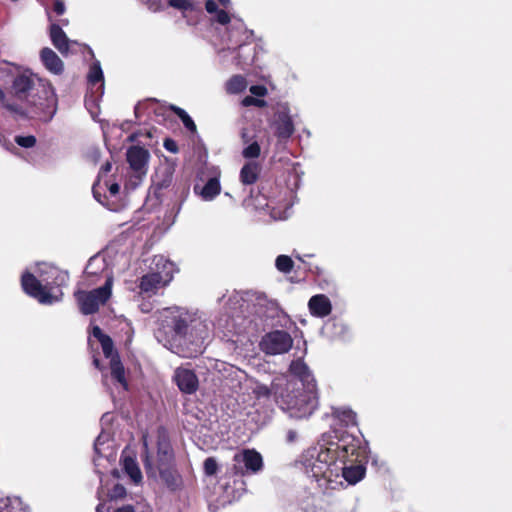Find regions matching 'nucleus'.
I'll return each instance as SVG.
<instances>
[{"label":"nucleus","instance_id":"nucleus-1","mask_svg":"<svg viewBox=\"0 0 512 512\" xmlns=\"http://www.w3.org/2000/svg\"><path fill=\"white\" fill-rule=\"evenodd\" d=\"M360 455L363 451L359 449V438L332 431L323 434L316 446L303 453L302 464L323 491L336 490L340 488L341 461L352 456L358 459Z\"/></svg>","mask_w":512,"mask_h":512},{"label":"nucleus","instance_id":"nucleus-2","mask_svg":"<svg viewBox=\"0 0 512 512\" xmlns=\"http://www.w3.org/2000/svg\"><path fill=\"white\" fill-rule=\"evenodd\" d=\"M157 338L171 352L183 358H194L205 350L210 337V324L197 309L168 307L159 315Z\"/></svg>","mask_w":512,"mask_h":512},{"label":"nucleus","instance_id":"nucleus-3","mask_svg":"<svg viewBox=\"0 0 512 512\" xmlns=\"http://www.w3.org/2000/svg\"><path fill=\"white\" fill-rule=\"evenodd\" d=\"M290 372L301 382L303 391L296 387V383L288 382L285 392L278 394L277 403L289 417L302 419L310 416L318 406L316 380L302 359L291 362Z\"/></svg>","mask_w":512,"mask_h":512},{"label":"nucleus","instance_id":"nucleus-4","mask_svg":"<svg viewBox=\"0 0 512 512\" xmlns=\"http://www.w3.org/2000/svg\"><path fill=\"white\" fill-rule=\"evenodd\" d=\"M36 274L23 273L21 285L25 293L44 305L60 302L63 297L62 287L69 281L68 273L51 264L42 263L38 265Z\"/></svg>","mask_w":512,"mask_h":512},{"label":"nucleus","instance_id":"nucleus-5","mask_svg":"<svg viewBox=\"0 0 512 512\" xmlns=\"http://www.w3.org/2000/svg\"><path fill=\"white\" fill-rule=\"evenodd\" d=\"M12 89L17 99L37 109L36 114L43 112L45 121L51 120L56 114L57 95L50 83L33 75L21 74L14 79Z\"/></svg>","mask_w":512,"mask_h":512},{"label":"nucleus","instance_id":"nucleus-6","mask_svg":"<svg viewBox=\"0 0 512 512\" xmlns=\"http://www.w3.org/2000/svg\"><path fill=\"white\" fill-rule=\"evenodd\" d=\"M231 5V0H207L205 9L210 14V21L227 27L232 44L242 46L243 36L250 33L244 22L235 17H231L226 9Z\"/></svg>","mask_w":512,"mask_h":512},{"label":"nucleus","instance_id":"nucleus-7","mask_svg":"<svg viewBox=\"0 0 512 512\" xmlns=\"http://www.w3.org/2000/svg\"><path fill=\"white\" fill-rule=\"evenodd\" d=\"M142 443L144 447V467L148 475L155 476L157 472L163 479L168 481V470L174 462V451L170 444L169 437L164 429L158 430L157 436V464L152 462L148 451L147 435H143Z\"/></svg>","mask_w":512,"mask_h":512},{"label":"nucleus","instance_id":"nucleus-8","mask_svg":"<svg viewBox=\"0 0 512 512\" xmlns=\"http://www.w3.org/2000/svg\"><path fill=\"white\" fill-rule=\"evenodd\" d=\"M92 336L101 344L104 356L110 359V375L116 390L121 393L127 391L128 383L125 376L124 366L119 358L118 353L114 350V343L110 336L104 334L100 327L92 328Z\"/></svg>","mask_w":512,"mask_h":512},{"label":"nucleus","instance_id":"nucleus-9","mask_svg":"<svg viewBox=\"0 0 512 512\" xmlns=\"http://www.w3.org/2000/svg\"><path fill=\"white\" fill-rule=\"evenodd\" d=\"M209 369L219 373L233 392L244 393L248 385L252 384V378H249L245 371L224 361L209 360Z\"/></svg>","mask_w":512,"mask_h":512},{"label":"nucleus","instance_id":"nucleus-10","mask_svg":"<svg viewBox=\"0 0 512 512\" xmlns=\"http://www.w3.org/2000/svg\"><path fill=\"white\" fill-rule=\"evenodd\" d=\"M112 278L108 277L102 287L91 291H77L75 298L78 302L80 311L85 314H93L98 311L101 305H104L111 297Z\"/></svg>","mask_w":512,"mask_h":512},{"label":"nucleus","instance_id":"nucleus-11","mask_svg":"<svg viewBox=\"0 0 512 512\" xmlns=\"http://www.w3.org/2000/svg\"><path fill=\"white\" fill-rule=\"evenodd\" d=\"M359 449L363 451V455L357 457L358 459H353L352 456L347 457L345 461H341L340 487L343 486V480L350 485H355L365 477L368 461L367 446L363 445L360 439Z\"/></svg>","mask_w":512,"mask_h":512},{"label":"nucleus","instance_id":"nucleus-12","mask_svg":"<svg viewBox=\"0 0 512 512\" xmlns=\"http://www.w3.org/2000/svg\"><path fill=\"white\" fill-rule=\"evenodd\" d=\"M270 127L273 129L274 135L280 140H286L293 135L295 126L288 103H278L275 106Z\"/></svg>","mask_w":512,"mask_h":512},{"label":"nucleus","instance_id":"nucleus-13","mask_svg":"<svg viewBox=\"0 0 512 512\" xmlns=\"http://www.w3.org/2000/svg\"><path fill=\"white\" fill-rule=\"evenodd\" d=\"M234 469L241 476L254 475L264 467L262 455L255 449H243L233 456Z\"/></svg>","mask_w":512,"mask_h":512},{"label":"nucleus","instance_id":"nucleus-14","mask_svg":"<svg viewBox=\"0 0 512 512\" xmlns=\"http://www.w3.org/2000/svg\"><path fill=\"white\" fill-rule=\"evenodd\" d=\"M292 345V337L282 330L267 333L260 341L261 350L268 355L284 354L291 349Z\"/></svg>","mask_w":512,"mask_h":512},{"label":"nucleus","instance_id":"nucleus-15","mask_svg":"<svg viewBox=\"0 0 512 512\" xmlns=\"http://www.w3.org/2000/svg\"><path fill=\"white\" fill-rule=\"evenodd\" d=\"M292 197V191L285 190V192L277 198L268 200L266 207L269 209L270 216L274 220H285L290 216L293 206Z\"/></svg>","mask_w":512,"mask_h":512},{"label":"nucleus","instance_id":"nucleus-16","mask_svg":"<svg viewBox=\"0 0 512 512\" xmlns=\"http://www.w3.org/2000/svg\"><path fill=\"white\" fill-rule=\"evenodd\" d=\"M226 305L228 306L227 313H229V319L226 321L224 328L229 332L240 333L241 330L235 327L236 320L240 317L239 314H242L248 308V304L239 293L234 292L229 296Z\"/></svg>","mask_w":512,"mask_h":512},{"label":"nucleus","instance_id":"nucleus-17","mask_svg":"<svg viewBox=\"0 0 512 512\" xmlns=\"http://www.w3.org/2000/svg\"><path fill=\"white\" fill-rule=\"evenodd\" d=\"M126 156L131 169L139 177L147 173V166L150 158V153L147 149L140 146H132L127 150Z\"/></svg>","mask_w":512,"mask_h":512},{"label":"nucleus","instance_id":"nucleus-18","mask_svg":"<svg viewBox=\"0 0 512 512\" xmlns=\"http://www.w3.org/2000/svg\"><path fill=\"white\" fill-rule=\"evenodd\" d=\"M173 379L180 391L185 394H192L198 389V377L191 369L178 367L174 371Z\"/></svg>","mask_w":512,"mask_h":512},{"label":"nucleus","instance_id":"nucleus-19","mask_svg":"<svg viewBox=\"0 0 512 512\" xmlns=\"http://www.w3.org/2000/svg\"><path fill=\"white\" fill-rule=\"evenodd\" d=\"M168 284L169 277L166 272L162 276H159L151 271L140 278L138 287L141 293L151 295Z\"/></svg>","mask_w":512,"mask_h":512},{"label":"nucleus","instance_id":"nucleus-20","mask_svg":"<svg viewBox=\"0 0 512 512\" xmlns=\"http://www.w3.org/2000/svg\"><path fill=\"white\" fill-rule=\"evenodd\" d=\"M308 308L313 316L324 318L331 313L332 304L326 295L317 294L309 299Z\"/></svg>","mask_w":512,"mask_h":512},{"label":"nucleus","instance_id":"nucleus-21","mask_svg":"<svg viewBox=\"0 0 512 512\" xmlns=\"http://www.w3.org/2000/svg\"><path fill=\"white\" fill-rule=\"evenodd\" d=\"M40 58L45 68L55 75L64 70V64L58 55L50 48L45 47L40 52Z\"/></svg>","mask_w":512,"mask_h":512},{"label":"nucleus","instance_id":"nucleus-22","mask_svg":"<svg viewBox=\"0 0 512 512\" xmlns=\"http://www.w3.org/2000/svg\"><path fill=\"white\" fill-rule=\"evenodd\" d=\"M194 192L204 201L214 200L221 192V184L218 176L211 177L203 187L194 186Z\"/></svg>","mask_w":512,"mask_h":512},{"label":"nucleus","instance_id":"nucleus-23","mask_svg":"<svg viewBox=\"0 0 512 512\" xmlns=\"http://www.w3.org/2000/svg\"><path fill=\"white\" fill-rule=\"evenodd\" d=\"M109 432L102 430L94 442V452L98 458H109L113 456V445Z\"/></svg>","mask_w":512,"mask_h":512},{"label":"nucleus","instance_id":"nucleus-24","mask_svg":"<svg viewBox=\"0 0 512 512\" xmlns=\"http://www.w3.org/2000/svg\"><path fill=\"white\" fill-rule=\"evenodd\" d=\"M50 38L53 45L61 54H67L70 44L73 43L67 38L65 32L57 24H52L50 26Z\"/></svg>","mask_w":512,"mask_h":512},{"label":"nucleus","instance_id":"nucleus-25","mask_svg":"<svg viewBox=\"0 0 512 512\" xmlns=\"http://www.w3.org/2000/svg\"><path fill=\"white\" fill-rule=\"evenodd\" d=\"M261 166L256 161H248L240 170V181L244 185L254 184L259 177Z\"/></svg>","mask_w":512,"mask_h":512},{"label":"nucleus","instance_id":"nucleus-26","mask_svg":"<svg viewBox=\"0 0 512 512\" xmlns=\"http://www.w3.org/2000/svg\"><path fill=\"white\" fill-rule=\"evenodd\" d=\"M152 265V272L158 274L159 276H162L166 272L169 277V283L171 282L175 271L174 263H172L162 255H156L153 257Z\"/></svg>","mask_w":512,"mask_h":512},{"label":"nucleus","instance_id":"nucleus-27","mask_svg":"<svg viewBox=\"0 0 512 512\" xmlns=\"http://www.w3.org/2000/svg\"><path fill=\"white\" fill-rule=\"evenodd\" d=\"M87 79L91 89L96 87V92L102 95L104 90V77L103 71L98 61L94 62L90 66Z\"/></svg>","mask_w":512,"mask_h":512},{"label":"nucleus","instance_id":"nucleus-28","mask_svg":"<svg viewBox=\"0 0 512 512\" xmlns=\"http://www.w3.org/2000/svg\"><path fill=\"white\" fill-rule=\"evenodd\" d=\"M122 467L125 473L135 484H139L142 481L141 470L133 457L125 456L122 459Z\"/></svg>","mask_w":512,"mask_h":512},{"label":"nucleus","instance_id":"nucleus-29","mask_svg":"<svg viewBox=\"0 0 512 512\" xmlns=\"http://www.w3.org/2000/svg\"><path fill=\"white\" fill-rule=\"evenodd\" d=\"M332 415L335 419H337L341 424L346 427L355 426L356 422V413L347 407H338L334 408Z\"/></svg>","mask_w":512,"mask_h":512},{"label":"nucleus","instance_id":"nucleus-30","mask_svg":"<svg viewBox=\"0 0 512 512\" xmlns=\"http://www.w3.org/2000/svg\"><path fill=\"white\" fill-rule=\"evenodd\" d=\"M247 80L242 75H234L226 82V91L229 94H239L247 88Z\"/></svg>","mask_w":512,"mask_h":512},{"label":"nucleus","instance_id":"nucleus-31","mask_svg":"<svg viewBox=\"0 0 512 512\" xmlns=\"http://www.w3.org/2000/svg\"><path fill=\"white\" fill-rule=\"evenodd\" d=\"M224 490H225V493L227 495V498H229V500H237L246 491L245 483L241 478L234 479L233 487L230 485V483H227L224 487Z\"/></svg>","mask_w":512,"mask_h":512},{"label":"nucleus","instance_id":"nucleus-32","mask_svg":"<svg viewBox=\"0 0 512 512\" xmlns=\"http://www.w3.org/2000/svg\"><path fill=\"white\" fill-rule=\"evenodd\" d=\"M0 512H27L19 499L0 498Z\"/></svg>","mask_w":512,"mask_h":512},{"label":"nucleus","instance_id":"nucleus-33","mask_svg":"<svg viewBox=\"0 0 512 512\" xmlns=\"http://www.w3.org/2000/svg\"><path fill=\"white\" fill-rule=\"evenodd\" d=\"M261 155V147L257 140L244 146L242 150V156L247 160H254L259 158Z\"/></svg>","mask_w":512,"mask_h":512},{"label":"nucleus","instance_id":"nucleus-34","mask_svg":"<svg viewBox=\"0 0 512 512\" xmlns=\"http://www.w3.org/2000/svg\"><path fill=\"white\" fill-rule=\"evenodd\" d=\"M275 266L278 271L288 274L294 267L293 260L287 255H279L275 260Z\"/></svg>","mask_w":512,"mask_h":512},{"label":"nucleus","instance_id":"nucleus-35","mask_svg":"<svg viewBox=\"0 0 512 512\" xmlns=\"http://www.w3.org/2000/svg\"><path fill=\"white\" fill-rule=\"evenodd\" d=\"M168 4L182 12L193 11L195 9V5L192 0H169Z\"/></svg>","mask_w":512,"mask_h":512},{"label":"nucleus","instance_id":"nucleus-36","mask_svg":"<svg viewBox=\"0 0 512 512\" xmlns=\"http://www.w3.org/2000/svg\"><path fill=\"white\" fill-rule=\"evenodd\" d=\"M251 389L252 392L258 397H268L270 395V389L263 384H260L252 379V384H249L247 391Z\"/></svg>","mask_w":512,"mask_h":512},{"label":"nucleus","instance_id":"nucleus-37","mask_svg":"<svg viewBox=\"0 0 512 512\" xmlns=\"http://www.w3.org/2000/svg\"><path fill=\"white\" fill-rule=\"evenodd\" d=\"M241 104L244 107L256 106L263 108L267 105V102L263 99H259L258 97L246 96L242 99Z\"/></svg>","mask_w":512,"mask_h":512},{"label":"nucleus","instance_id":"nucleus-38","mask_svg":"<svg viewBox=\"0 0 512 512\" xmlns=\"http://www.w3.org/2000/svg\"><path fill=\"white\" fill-rule=\"evenodd\" d=\"M15 142L21 146V147H24V148H31L35 145L36 143V138L32 135H29V136H17L15 138Z\"/></svg>","mask_w":512,"mask_h":512},{"label":"nucleus","instance_id":"nucleus-39","mask_svg":"<svg viewBox=\"0 0 512 512\" xmlns=\"http://www.w3.org/2000/svg\"><path fill=\"white\" fill-rule=\"evenodd\" d=\"M218 464L216 460L212 457L207 458L204 461V471L206 475L212 476L217 472Z\"/></svg>","mask_w":512,"mask_h":512},{"label":"nucleus","instance_id":"nucleus-40","mask_svg":"<svg viewBox=\"0 0 512 512\" xmlns=\"http://www.w3.org/2000/svg\"><path fill=\"white\" fill-rule=\"evenodd\" d=\"M100 262L103 264V259L102 258H99V257H92V258H90V260H89V262H88V264L86 266L85 272L87 274H90V275L97 274V270L94 269V266L97 265Z\"/></svg>","mask_w":512,"mask_h":512},{"label":"nucleus","instance_id":"nucleus-41","mask_svg":"<svg viewBox=\"0 0 512 512\" xmlns=\"http://www.w3.org/2000/svg\"><path fill=\"white\" fill-rule=\"evenodd\" d=\"M126 495V489L123 485L121 484H116L111 492H110V497L112 499H118V498H123L124 496Z\"/></svg>","mask_w":512,"mask_h":512},{"label":"nucleus","instance_id":"nucleus-42","mask_svg":"<svg viewBox=\"0 0 512 512\" xmlns=\"http://www.w3.org/2000/svg\"><path fill=\"white\" fill-rule=\"evenodd\" d=\"M250 93L256 97H264L267 95L268 90L263 85H253L249 88Z\"/></svg>","mask_w":512,"mask_h":512},{"label":"nucleus","instance_id":"nucleus-43","mask_svg":"<svg viewBox=\"0 0 512 512\" xmlns=\"http://www.w3.org/2000/svg\"><path fill=\"white\" fill-rule=\"evenodd\" d=\"M163 146H164V148H165L167 151H169V152H171V153H174V154H175V153H177V152H178V145H177V143H176L173 139H171V138H166V139L164 140Z\"/></svg>","mask_w":512,"mask_h":512},{"label":"nucleus","instance_id":"nucleus-44","mask_svg":"<svg viewBox=\"0 0 512 512\" xmlns=\"http://www.w3.org/2000/svg\"><path fill=\"white\" fill-rule=\"evenodd\" d=\"M5 107L11 111L12 113H15L21 117H25L26 116V112L21 108L19 107L18 105L16 104H6Z\"/></svg>","mask_w":512,"mask_h":512},{"label":"nucleus","instance_id":"nucleus-45","mask_svg":"<svg viewBox=\"0 0 512 512\" xmlns=\"http://www.w3.org/2000/svg\"><path fill=\"white\" fill-rule=\"evenodd\" d=\"M183 125L187 130H189L192 133L196 132V124L194 123L193 119L190 116H187L182 120Z\"/></svg>","mask_w":512,"mask_h":512},{"label":"nucleus","instance_id":"nucleus-46","mask_svg":"<svg viewBox=\"0 0 512 512\" xmlns=\"http://www.w3.org/2000/svg\"><path fill=\"white\" fill-rule=\"evenodd\" d=\"M54 12L57 15H62L65 12V4L62 0H56L54 3Z\"/></svg>","mask_w":512,"mask_h":512},{"label":"nucleus","instance_id":"nucleus-47","mask_svg":"<svg viewBox=\"0 0 512 512\" xmlns=\"http://www.w3.org/2000/svg\"><path fill=\"white\" fill-rule=\"evenodd\" d=\"M241 139L244 146L255 140L254 136L250 135L246 129L241 131Z\"/></svg>","mask_w":512,"mask_h":512},{"label":"nucleus","instance_id":"nucleus-48","mask_svg":"<svg viewBox=\"0 0 512 512\" xmlns=\"http://www.w3.org/2000/svg\"><path fill=\"white\" fill-rule=\"evenodd\" d=\"M171 109L175 112V114L181 119V121L186 118L188 115V113L180 108V107H177V106H172Z\"/></svg>","mask_w":512,"mask_h":512},{"label":"nucleus","instance_id":"nucleus-49","mask_svg":"<svg viewBox=\"0 0 512 512\" xmlns=\"http://www.w3.org/2000/svg\"><path fill=\"white\" fill-rule=\"evenodd\" d=\"M297 432L295 430H289L286 434V440L289 443H293L297 440Z\"/></svg>","mask_w":512,"mask_h":512},{"label":"nucleus","instance_id":"nucleus-50","mask_svg":"<svg viewBox=\"0 0 512 512\" xmlns=\"http://www.w3.org/2000/svg\"><path fill=\"white\" fill-rule=\"evenodd\" d=\"M109 192L112 196H115L118 194L119 190H120V186L117 184V183H113L109 186Z\"/></svg>","mask_w":512,"mask_h":512},{"label":"nucleus","instance_id":"nucleus-51","mask_svg":"<svg viewBox=\"0 0 512 512\" xmlns=\"http://www.w3.org/2000/svg\"><path fill=\"white\" fill-rule=\"evenodd\" d=\"M112 168V164L110 162H106L102 167H101V171H100V175L101 174H106L108 172H110Z\"/></svg>","mask_w":512,"mask_h":512},{"label":"nucleus","instance_id":"nucleus-52","mask_svg":"<svg viewBox=\"0 0 512 512\" xmlns=\"http://www.w3.org/2000/svg\"><path fill=\"white\" fill-rule=\"evenodd\" d=\"M115 512H135L134 508L130 505L123 506L121 508H118Z\"/></svg>","mask_w":512,"mask_h":512},{"label":"nucleus","instance_id":"nucleus-53","mask_svg":"<svg viewBox=\"0 0 512 512\" xmlns=\"http://www.w3.org/2000/svg\"><path fill=\"white\" fill-rule=\"evenodd\" d=\"M96 512H110V508L106 507L104 504H99L96 508Z\"/></svg>","mask_w":512,"mask_h":512},{"label":"nucleus","instance_id":"nucleus-54","mask_svg":"<svg viewBox=\"0 0 512 512\" xmlns=\"http://www.w3.org/2000/svg\"><path fill=\"white\" fill-rule=\"evenodd\" d=\"M111 420L110 414L106 413L102 416L101 422L102 423H108Z\"/></svg>","mask_w":512,"mask_h":512},{"label":"nucleus","instance_id":"nucleus-55","mask_svg":"<svg viewBox=\"0 0 512 512\" xmlns=\"http://www.w3.org/2000/svg\"><path fill=\"white\" fill-rule=\"evenodd\" d=\"M93 195H94V197H95L98 201H100V199L98 198V193H97L96 185H94V186H93Z\"/></svg>","mask_w":512,"mask_h":512},{"label":"nucleus","instance_id":"nucleus-56","mask_svg":"<svg viewBox=\"0 0 512 512\" xmlns=\"http://www.w3.org/2000/svg\"><path fill=\"white\" fill-rule=\"evenodd\" d=\"M93 363H94V365H95L97 368H100V367H99V360H98L97 358H94Z\"/></svg>","mask_w":512,"mask_h":512},{"label":"nucleus","instance_id":"nucleus-57","mask_svg":"<svg viewBox=\"0 0 512 512\" xmlns=\"http://www.w3.org/2000/svg\"><path fill=\"white\" fill-rule=\"evenodd\" d=\"M4 97V93L3 91L0 89V99H2Z\"/></svg>","mask_w":512,"mask_h":512},{"label":"nucleus","instance_id":"nucleus-58","mask_svg":"<svg viewBox=\"0 0 512 512\" xmlns=\"http://www.w3.org/2000/svg\"><path fill=\"white\" fill-rule=\"evenodd\" d=\"M304 512H323L322 510L304 511Z\"/></svg>","mask_w":512,"mask_h":512},{"label":"nucleus","instance_id":"nucleus-59","mask_svg":"<svg viewBox=\"0 0 512 512\" xmlns=\"http://www.w3.org/2000/svg\"><path fill=\"white\" fill-rule=\"evenodd\" d=\"M225 196L231 197L230 193L225 192Z\"/></svg>","mask_w":512,"mask_h":512}]
</instances>
